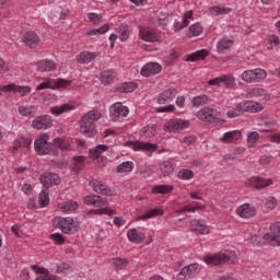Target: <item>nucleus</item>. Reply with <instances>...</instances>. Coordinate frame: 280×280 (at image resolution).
<instances>
[{
  "instance_id": "f257e3e1",
  "label": "nucleus",
  "mask_w": 280,
  "mask_h": 280,
  "mask_svg": "<svg viewBox=\"0 0 280 280\" xmlns=\"http://www.w3.org/2000/svg\"><path fill=\"white\" fill-rule=\"evenodd\" d=\"M102 117V114L97 109H92L88 112L80 120V130L85 137H95L97 135V129L95 127V121Z\"/></svg>"
},
{
  "instance_id": "f03ea898",
  "label": "nucleus",
  "mask_w": 280,
  "mask_h": 280,
  "mask_svg": "<svg viewBox=\"0 0 280 280\" xmlns=\"http://www.w3.org/2000/svg\"><path fill=\"white\" fill-rule=\"evenodd\" d=\"M83 202L84 205H92L93 207L100 208L90 210V213L93 215H115V211H108V208H102L108 205V199L102 198L98 195L86 196L85 198H83Z\"/></svg>"
},
{
  "instance_id": "7ed1b4c3",
  "label": "nucleus",
  "mask_w": 280,
  "mask_h": 280,
  "mask_svg": "<svg viewBox=\"0 0 280 280\" xmlns=\"http://www.w3.org/2000/svg\"><path fill=\"white\" fill-rule=\"evenodd\" d=\"M259 110H264V105L250 101L241 102L236 107L228 112V117L233 119V117H240L244 115V113H259Z\"/></svg>"
},
{
  "instance_id": "20e7f679",
  "label": "nucleus",
  "mask_w": 280,
  "mask_h": 280,
  "mask_svg": "<svg viewBox=\"0 0 280 280\" xmlns=\"http://www.w3.org/2000/svg\"><path fill=\"white\" fill-rule=\"evenodd\" d=\"M52 224L56 229H60L61 233H66V235H71V233H75L77 231L75 223L71 217H56L52 219Z\"/></svg>"
},
{
  "instance_id": "39448f33",
  "label": "nucleus",
  "mask_w": 280,
  "mask_h": 280,
  "mask_svg": "<svg viewBox=\"0 0 280 280\" xmlns=\"http://www.w3.org/2000/svg\"><path fill=\"white\" fill-rule=\"evenodd\" d=\"M35 151L37 154H54V145L49 143V135L43 133L35 140Z\"/></svg>"
},
{
  "instance_id": "423d86ee",
  "label": "nucleus",
  "mask_w": 280,
  "mask_h": 280,
  "mask_svg": "<svg viewBox=\"0 0 280 280\" xmlns=\"http://www.w3.org/2000/svg\"><path fill=\"white\" fill-rule=\"evenodd\" d=\"M266 75H268L266 70L261 68H256L254 70L244 71L241 78L243 82H246L247 84H253L255 82H261V80H266Z\"/></svg>"
},
{
  "instance_id": "0eeeda50",
  "label": "nucleus",
  "mask_w": 280,
  "mask_h": 280,
  "mask_svg": "<svg viewBox=\"0 0 280 280\" xmlns=\"http://www.w3.org/2000/svg\"><path fill=\"white\" fill-rule=\"evenodd\" d=\"M67 86H71V81L65 79H48L37 85L36 91H45V89H67Z\"/></svg>"
},
{
  "instance_id": "6e6552de",
  "label": "nucleus",
  "mask_w": 280,
  "mask_h": 280,
  "mask_svg": "<svg viewBox=\"0 0 280 280\" xmlns=\"http://www.w3.org/2000/svg\"><path fill=\"white\" fill-rule=\"evenodd\" d=\"M130 109L122 103H115L109 107V116L112 121H119L121 117H128Z\"/></svg>"
},
{
  "instance_id": "1a4fd4ad",
  "label": "nucleus",
  "mask_w": 280,
  "mask_h": 280,
  "mask_svg": "<svg viewBox=\"0 0 280 280\" xmlns=\"http://www.w3.org/2000/svg\"><path fill=\"white\" fill-rule=\"evenodd\" d=\"M231 257H235V254H233L232 256H229V254L225 253L208 255L205 257V262L208 266H220V264H226L231 261Z\"/></svg>"
},
{
  "instance_id": "9d476101",
  "label": "nucleus",
  "mask_w": 280,
  "mask_h": 280,
  "mask_svg": "<svg viewBox=\"0 0 280 280\" xmlns=\"http://www.w3.org/2000/svg\"><path fill=\"white\" fill-rule=\"evenodd\" d=\"M90 187L96 192L101 194L102 196H115V189L108 188L106 183L100 179H92L90 180Z\"/></svg>"
},
{
  "instance_id": "9b49d317",
  "label": "nucleus",
  "mask_w": 280,
  "mask_h": 280,
  "mask_svg": "<svg viewBox=\"0 0 280 280\" xmlns=\"http://www.w3.org/2000/svg\"><path fill=\"white\" fill-rule=\"evenodd\" d=\"M270 234L265 235V240L271 246H280V221H277L270 225Z\"/></svg>"
},
{
  "instance_id": "f8f14e48",
  "label": "nucleus",
  "mask_w": 280,
  "mask_h": 280,
  "mask_svg": "<svg viewBox=\"0 0 280 280\" xmlns=\"http://www.w3.org/2000/svg\"><path fill=\"white\" fill-rule=\"evenodd\" d=\"M51 126H54V120H51V116L49 115L37 116L32 121V128H34V130H47V128H51Z\"/></svg>"
},
{
  "instance_id": "ddd939ff",
  "label": "nucleus",
  "mask_w": 280,
  "mask_h": 280,
  "mask_svg": "<svg viewBox=\"0 0 280 280\" xmlns=\"http://www.w3.org/2000/svg\"><path fill=\"white\" fill-rule=\"evenodd\" d=\"M61 182L60 176L56 173H44L40 175V183L46 189L54 187V185H60Z\"/></svg>"
},
{
  "instance_id": "4468645a",
  "label": "nucleus",
  "mask_w": 280,
  "mask_h": 280,
  "mask_svg": "<svg viewBox=\"0 0 280 280\" xmlns=\"http://www.w3.org/2000/svg\"><path fill=\"white\" fill-rule=\"evenodd\" d=\"M197 118L200 121H215L218 119V109L205 107L197 113Z\"/></svg>"
},
{
  "instance_id": "2eb2a0df",
  "label": "nucleus",
  "mask_w": 280,
  "mask_h": 280,
  "mask_svg": "<svg viewBox=\"0 0 280 280\" xmlns=\"http://www.w3.org/2000/svg\"><path fill=\"white\" fill-rule=\"evenodd\" d=\"M140 38L147 43H159L161 42V33L151 28H141Z\"/></svg>"
},
{
  "instance_id": "dca6fc26",
  "label": "nucleus",
  "mask_w": 280,
  "mask_h": 280,
  "mask_svg": "<svg viewBox=\"0 0 280 280\" xmlns=\"http://www.w3.org/2000/svg\"><path fill=\"white\" fill-rule=\"evenodd\" d=\"M236 214H238L240 218L248 220V218H255V215H257V209L250 203H244L236 209Z\"/></svg>"
},
{
  "instance_id": "f3484780",
  "label": "nucleus",
  "mask_w": 280,
  "mask_h": 280,
  "mask_svg": "<svg viewBox=\"0 0 280 280\" xmlns=\"http://www.w3.org/2000/svg\"><path fill=\"white\" fill-rule=\"evenodd\" d=\"M190 230L197 235H209L210 233L209 226H207L203 220L192 219L190 221Z\"/></svg>"
},
{
  "instance_id": "a211bd4d",
  "label": "nucleus",
  "mask_w": 280,
  "mask_h": 280,
  "mask_svg": "<svg viewBox=\"0 0 280 280\" xmlns=\"http://www.w3.org/2000/svg\"><path fill=\"white\" fill-rule=\"evenodd\" d=\"M234 80L233 77L223 75L209 80L208 84L210 86H225L226 89H231Z\"/></svg>"
},
{
  "instance_id": "6ab92c4d",
  "label": "nucleus",
  "mask_w": 280,
  "mask_h": 280,
  "mask_svg": "<svg viewBox=\"0 0 280 280\" xmlns=\"http://www.w3.org/2000/svg\"><path fill=\"white\" fill-rule=\"evenodd\" d=\"M246 185L254 187L255 189H264V187H270L272 179H266L264 177H252L246 182Z\"/></svg>"
},
{
  "instance_id": "aec40b11",
  "label": "nucleus",
  "mask_w": 280,
  "mask_h": 280,
  "mask_svg": "<svg viewBox=\"0 0 280 280\" xmlns=\"http://www.w3.org/2000/svg\"><path fill=\"white\" fill-rule=\"evenodd\" d=\"M163 67H161L158 62H149L144 65L141 69V75L144 78H150V75H156V73H161Z\"/></svg>"
},
{
  "instance_id": "412c9836",
  "label": "nucleus",
  "mask_w": 280,
  "mask_h": 280,
  "mask_svg": "<svg viewBox=\"0 0 280 280\" xmlns=\"http://www.w3.org/2000/svg\"><path fill=\"white\" fill-rule=\"evenodd\" d=\"M176 95H178V90L176 88L165 90L158 96V104H170Z\"/></svg>"
},
{
  "instance_id": "4be33fe9",
  "label": "nucleus",
  "mask_w": 280,
  "mask_h": 280,
  "mask_svg": "<svg viewBox=\"0 0 280 280\" xmlns=\"http://www.w3.org/2000/svg\"><path fill=\"white\" fill-rule=\"evenodd\" d=\"M24 45L30 49H36L40 43V37L35 32H27L23 39Z\"/></svg>"
},
{
  "instance_id": "5701e85b",
  "label": "nucleus",
  "mask_w": 280,
  "mask_h": 280,
  "mask_svg": "<svg viewBox=\"0 0 280 280\" xmlns=\"http://www.w3.org/2000/svg\"><path fill=\"white\" fill-rule=\"evenodd\" d=\"M100 58V52H91V51H81L77 56V62L79 65H89L90 62H93V60Z\"/></svg>"
},
{
  "instance_id": "b1692460",
  "label": "nucleus",
  "mask_w": 280,
  "mask_h": 280,
  "mask_svg": "<svg viewBox=\"0 0 280 280\" xmlns=\"http://www.w3.org/2000/svg\"><path fill=\"white\" fill-rule=\"evenodd\" d=\"M208 56H209V50L201 49L192 54L186 55L184 57V60L185 62H200V60H207Z\"/></svg>"
},
{
  "instance_id": "393cba45",
  "label": "nucleus",
  "mask_w": 280,
  "mask_h": 280,
  "mask_svg": "<svg viewBox=\"0 0 280 280\" xmlns=\"http://www.w3.org/2000/svg\"><path fill=\"white\" fill-rule=\"evenodd\" d=\"M129 145L137 152L139 150H143L144 152H154L156 151V144H152L150 142H141V141H133L129 142Z\"/></svg>"
},
{
  "instance_id": "a878e982",
  "label": "nucleus",
  "mask_w": 280,
  "mask_h": 280,
  "mask_svg": "<svg viewBox=\"0 0 280 280\" xmlns=\"http://www.w3.org/2000/svg\"><path fill=\"white\" fill-rule=\"evenodd\" d=\"M7 90L13 93H20L22 97H27L32 93L30 85H16L14 83L9 84Z\"/></svg>"
},
{
  "instance_id": "bb28decb",
  "label": "nucleus",
  "mask_w": 280,
  "mask_h": 280,
  "mask_svg": "<svg viewBox=\"0 0 280 280\" xmlns=\"http://www.w3.org/2000/svg\"><path fill=\"white\" fill-rule=\"evenodd\" d=\"M127 237L129 242H132V244H141V242L145 241V234L137 231V229L128 230Z\"/></svg>"
},
{
  "instance_id": "cd10ccee",
  "label": "nucleus",
  "mask_w": 280,
  "mask_h": 280,
  "mask_svg": "<svg viewBox=\"0 0 280 280\" xmlns=\"http://www.w3.org/2000/svg\"><path fill=\"white\" fill-rule=\"evenodd\" d=\"M71 110H75V105L73 104H62L61 106H52L50 108V113L56 115V117L63 115V113H71Z\"/></svg>"
},
{
  "instance_id": "c85d7f7f",
  "label": "nucleus",
  "mask_w": 280,
  "mask_h": 280,
  "mask_svg": "<svg viewBox=\"0 0 280 280\" xmlns=\"http://www.w3.org/2000/svg\"><path fill=\"white\" fill-rule=\"evenodd\" d=\"M79 205L73 200H68L58 205L59 211L62 213H73V211H78Z\"/></svg>"
},
{
  "instance_id": "c756f323",
  "label": "nucleus",
  "mask_w": 280,
  "mask_h": 280,
  "mask_svg": "<svg viewBox=\"0 0 280 280\" xmlns=\"http://www.w3.org/2000/svg\"><path fill=\"white\" fill-rule=\"evenodd\" d=\"M198 264L188 265L180 270L179 277H188L189 279H194V277L198 275Z\"/></svg>"
},
{
  "instance_id": "7c9ffc66",
  "label": "nucleus",
  "mask_w": 280,
  "mask_h": 280,
  "mask_svg": "<svg viewBox=\"0 0 280 280\" xmlns=\"http://www.w3.org/2000/svg\"><path fill=\"white\" fill-rule=\"evenodd\" d=\"M242 137V131H228L223 135V137L220 139L222 143H235V141H240V138Z\"/></svg>"
},
{
  "instance_id": "2f4dec72",
  "label": "nucleus",
  "mask_w": 280,
  "mask_h": 280,
  "mask_svg": "<svg viewBox=\"0 0 280 280\" xmlns=\"http://www.w3.org/2000/svg\"><path fill=\"white\" fill-rule=\"evenodd\" d=\"M246 97L248 100H266V90L261 88H253L247 90Z\"/></svg>"
},
{
  "instance_id": "473e14b6",
  "label": "nucleus",
  "mask_w": 280,
  "mask_h": 280,
  "mask_svg": "<svg viewBox=\"0 0 280 280\" xmlns=\"http://www.w3.org/2000/svg\"><path fill=\"white\" fill-rule=\"evenodd\" d=\"M51 145H54L52 148V155L56 156V154H58V148L59 150H71V145H69V143H67L65 141V139L62 138H56L54 139Z\"/></svg>"
},
{
  "instance_id": "72a5a7b5",
  "label": "nucleus",
  "mask_w": 280,
  "mask_h": 280,
  "mask_svg": "<svg viewBox=\"0 0 280 280\" xmlns=\"http://www.w3.org/2000/svg\"><path fill=\"white\" fill-rule=\"evenodd\" d=\"M37 71H56V62L51 59L40 60L37 62Z\"/></svg>"
},
{
  "instance_id": "f704fd0d",
  "label": "nucleus",
  "mask_w": 280,
  "mask_h": 280,
  "mask_svg": "<svg viewBox=\"0 0 280 280\" xmlns=\"http://www.w3.org/2000/svg\"><path fill=\"white\" fill-rule=\"evenodd\" d=\"M189 19H194V11H187L184 14L183 22H176L174 24L175 32H180V30H185L189 25Z\"/></svg>"
},
{
  "instance_id": "c9c22d12",
  "label": "nucleus",
  "mask_w": 280,
  "mask_h": 280,
  "mask_svg": "<svg viewBox=\"0 0 280 280\" xmlns=\"http://www.w3.org/2000/svg\"><path fill=\"white\" fill-rule=\"evenodd\" d=\"M159 167H160L161 176H163L164 178L166 176H171V174H174V163L170 161L161 162Z\"/></svg>"
},
{
  "instance_id": "e433bc0d",
  "label": "nucleus",
  "mask_w": 280,
  "mask_h": 280,
  "mask_svg": "<svg viewBox=\"0 0 280 280\" xmlns=\"http://www.w3.org/2000/svg\"><path fill=\"white\" fill-rule=\"evenodd\" d=\"M167 128L171 132L172 130H183L184 128H189V121L182 119L171 120Z\"/></svg>"
},
{
  "instance_id": "4c0bfd02",
  "label": "nucleus",
  "mask_w": 280,
  "mask_h": 280,
  "mask_svg": "<svg viewBox=\"0 0 280 280\" xmlns=\"http://www.w3.org/2000/svg\"><path fill=\"white\" fill-rule=\"evenodd\" d=\"M136 89V82H124L116 86V93H132Z\"/></svg>"
},
{
  "instance_id": "58836bf2",
  "label": "nucleus",
  "mask_w": 280,
  "mask_h": 280,
  "mask_svg": "<svg viewBox=\"0 0 280 280\" xmlns=\"http://www.w3.org/2000/svg\"><path fill=\"white\" fill-rule=\"evenodd\" d=\"M115 78H117V72H115V70H105L101 74V82L105 85L113 84Z\"/></svg>"
},
{
  "instance_id": "ea45409f",
  "label": "nucleus",
  "mask_w": 280,
  "mask_h": 280,
  "mask_svg": "<svg viewBox=\"0 0 280 280\" xmlns=\"http://www.w3.org/2000/svg\"><path fill=\"white\" fill-rule=\"evenodd\" d=\"M233 47V39L222 38L217 44L218 54H224L226 49H231Z\"/></svg>"
},
{
  "instance_id": "a19ab883",
  "label": "nucleus",
  "mask_w": 280,
  "mask_h": 280,
  "mask_svg": "<svg viewBox=\"0 0 280 280\" xmlns=\"http://www.w3.org/2000/svg\"><path fill=\"white\" fill-rule=\"evenodd\" d=\"M211 102V98H209L208 95H199L195 96L191 101V104L194 108H200V106H205L206 104H209Z\"/></svg>"
},
{
  "instance_id": "79ce46f5",
  "label": "nucleus",
  "mask_w": 280,
  "mask_h": 280,
  "mask_svg": "<svg viewBox=\"0 0 280 280\" xmlns=\"http://www.w3.org/2000/svg\"><path fill=\"white\" fill-rule=\"evenodd\" d=\"M174 191V186L172 185H156L152 188L151 192L152 194H172Z\"/></svg>"
},
{
  "instance_id": "37998d69",
  "label": "nucleus",
  "mask_w": 280,
  "mask_h": 280,
  "mask_svg": "<svg viewBox=\"0 0 280 280\" xmlns=\"http://www.w3.org/2000/svg\"><path fill=\"white\" fill-rule=\"evenodd\" d=\"M104 152H108V145L106 144H98L95 149L90 150L92 159H100Z\"/></svg>"
},
{
  "instance_id": "c03bdc74",
  "label": "nucleus",
  "mask_w": 280,
  "mask_h": 280,
  "mask_svg": "<svg viewBox=\"0 0 280 280\" xmlns=\"http://www.w3.org/2000/svg\"><path fill=\"white\" fill-rule=\"evenodd\" d=\"M201 209H205V207L200 203H196L195 206H191V205H187L185 206L184 208L182 209H178L176 211V213L180 214V213H194L195 211H201Z\"/></svg>"
},
{
  "instance_id": "a18cd8bd",
  "label": "nucleus",
  "mask_w": 280,
  "mask_h": 280,
  "mask_svg": "<svg viewBox=\"0 0 280 280\" xmlns=\"http://www.w3.org/2000/svg\"><path fill=\"white\" fill-rule=\"evenodd\" d=\"M156 215H163V210L159 208L151 209L144 214L138 217V220H150V218H156Z\"/></svg>"
},
{
  "instance_id": "49530a36",
  "label": "nucleus",
  "mask_w": 280,
  "mask_h": 280,
  "mask_svg": "<svg viewBox=\"0 0 280 280\" xmlns=\"http://www.w3.org/2000/svg\"><path fill=\"white\" fill-rule=\"evenodd\" d=\"M18 110L23 117H34L36 115L35 106H20Z\"/></svg>"
},
{
  "instance_id": "de8ad7c7",
  "label": "nucleus",
  "mask_w": 280,
  "mask_h": 280,
  "mask_svg": "<svg viewBox=\"0 0 280 280\" xmlns=\"http://www.w3.org/2000/svg\"><path fill=\"white\" fill-rule=\"evenodd\" d=\"M119 32V40L122 43H126L128 38H130V28L128 27V24H121L118 28Z\"/></svg>"
},
{
  "instance_id": "09e8293b",
  "label": "nucleus",
  "mask_w": 280,
  "mask_h": 280,
  "mask_svg": "<svg viewBox=\"0 0 280 280\" xmlns=\"http://www.w3.org/2000/svg\"><path fill=\"white\" fill-rule=\"evenodd\" d=\"M202 34V25L200 23L192 24L187 33L188 38H194V36H200Z\"/></svg>"
},
{
  "instance_id": "8fccbe9b",
  "label": "nucleus",
  "mask_w": 280,
  "mask_h": 280,
  "mask_svg": "<svg viewBox=\"0 0 280 280\" xmlns=\"http://www.w3.org/2000/svg\"><path fill=\"white\" fill-rule=\"evenodd\" d=\"M142 135L147 139H152V137L156 136V125L151 124L148 125L147 127L142 128Z\"/></svg>"
},
{
  "instance_id": "3c124183",
  "label": "nucleus",
  "mask_w": 280,
  "mask_h": 280,
  "mask_svg": "<svg viewBox=\"0 0 280 280\" xmlns=\"http://www.w3.org/2000/svg\"><path fill=\"white\" fill-rule=\"evenodd\" d=\"M194 176H195L194 171L189 168H182L177 173V178H180V180H191Z\"/></svg>"
},
{
  "instance_id": "603ef678",
  "label": "nucleus",
  "mask_w": 280,
  "mask_h": 280,
  "mask_svg": "<svg viewBox=\"0 0 280 280\" xmlns=\"http://www.w3.org/2000/svg\"><path fill=\"white\" fill-rule=\"evenodd\" d=\"M132 170H135V163H132L130 161L122 162L121 164H119L117 166L118 174H124L126 172H132Z\"/></svg>"
},
{
  "instance_id": "864d4df0",
  "label": "nucleus",
  "mask_w": 280,
  "mask_h": 280,
  "mask_svg": "<svg viewBox=\"0 0 280 280\" xmlns=\"http://www.w3.org/2000/svg\"><path fill=\"white\" fill-rule=\"evenodd\" d=\"M38 202L39 207H47L49 205V190L47 188L39 194Z\"/></svg>"
},
{
  "instance_id": "5fc2aeb1",
  "label": "nucleus",
  "mask_w": 280,
  "mask_h": 280,
  "mask_svg": "<svg viewBox=\"0 0 280 280\" xmlns=\"http://www.w3.org/2000/svg\"><path fill=\"white\" fill-rule=\"evenodd\" d=\"M108 30H110V25L105 24L100 28L88 31L86 36H97V34H106V32H108Z\"/></svg>"
},
{
  "instance_id": "6e6d98bb",
  "label": "nucleus",
  "mask_w": 280,
  "mask_h": 280,
  "mask_svg": "<svg viewBox=\"0 0 280 280\" xmlns=\"http://www.w3.org/2000/svg\"><path fill=\"white\" fill-rule=\"evenodd\" d=\"M259 132L257 131H252L248 137H247V145L248 148H254L255 143L259 141Z\"/></svg>"
},
{
  "instance_id": "4d7b16f0",
  "label": "nucleus",
  "mask_w": 280,
  "mask_h": 280,
  "mask_svg": "<svg viewBox=\"0 0 280 280\" xmlns=\"http://www.w3.org/2000/svg\"><path fill=\"white\" fill-rule=\"evenodd\" d=\"M84 167V156L80 155L77 158H73V171L80 172Z\"/></svg>"
},
{
  "instance_id": "13d9d810",
  "label": "nucleus",
  "mask_w": 280,
  "mask_h": 280,
  "mask_svg": "<svg viewBox=\"0 0 280 280\" xmlns=\"http://www.w3.org/2000/svg\"><path fill=\"white\" fill-rule=\"evenodd\" d=\"M113 265L115 266L116 270H124V268L128 266V260L122 258H114Z\"/></svg>"
},
{
  "instance_id": "bf43d9fd",
  "label": "nucleus",
  "mask_w": 280,
  "mask_h": 280,
  "mask_svg": "<svg viewBox=\"0 0 280 280\" xmlns=\"http://www.w3.org/2000/svg\"><path fill=\"white\" fill-rule=\"evenodd\" d=\"M31 269L34 270L35 275H43V277L49 275V269L38 265H31Z\"/></svg>"
},
{
  "instance_id": "052dcab7",
  "label": "nucleus",
  "mask_w": 280,
  "mask_h": 280,
  "mask_svg": "<svg viewBox=\"0 0 280 280\" xmlns=\"http://www.w3.org/2000/svg\"><path fill=\"white\" fill-rule=\"evenodd\" d=\"M211 12L213 14H229L231 12V8H226V7H213L211 9Z\"/></svg>"
},
{
  "instance_id": "680f3d73",
  "label": "nucleus",
  "mask_w": 280,
  "mask_h": 280,
  "mask_svg": "<svg viewBox=\"0 0 280 280\" xmlns=\"http://www.w3.org/2000/svg\"><path fill=\"white\" fill-rule=\"evenodd\" d=\"M50 240H52V242H55L57 245L65 244V236H62L60 233L50 234Z\"/></svg>"
},
{
  "instance_id": "e2e57ef3",
  "label": "nucleus",
  "mask_w": 280,
  "mask_h": 280,
  "mask_svg": "<svg viewBox=\"0 0 280 280\" xmlns=\"http://www.w3.org/2000/svg\"><path fill=\"white\" fill-rule=\"evenodd\" d=\"M267 209H276L277 208V199L275 197H268L266 200Z\"/></svg>"
},
{
  "instance_id": "0e129e2a",
  "label": "nucleus",
  "mask_w": 280,
  "mask_h": 280,
  "mask_svg": "<svg viewBox=\"0 0 280 280\" xmlns=\"http://www.w3.org/2000/svg\"><path fill=\"white\" fill-rule=\"evenodd\" d=\"M176 107L174 105H166L158 108V113H174Z\"/></svg>"
},
{
  "instance_id": "69168bd1",
  "label": "nucleus",
  "mask_w": 280,
  "mask_h": 280,
  "mask_svg": "<svg viewBox=\"0 0 280 280\" xmlns=\"http://www.w3.org/2000/svg\"><path fill=\"white\" fill-rule=\"evenodd\" d=\"M88 19L92 23H100L102 21V15H100L97 13H89Z\"/></svg>"
},
{
  "instance_id": "338daca9",
  "label": "nucleus",
  "mask_w": 280,
  "mask_h": 280,
  "mask_svg": "<svg viewBox=\"0 0 280 280\" xmlns=\"http://www.w3.org/2000/svg\"><path fill=\"white\" fill-rule=\"evenodd\" d=\"M20 144L22 145V148H30L32 145V139L31 138H20L19 139Z\"/></svg>"
},
{
  "instance_id": "774afa93",
  "label": "nucleus",
  "mask_w": 280,
  "mask_h": 280,
  "mask_svg": "<svg viewBox=\"0 0 280 280\" xmlns=\"http://www.w3.org/2000/svg\"><path fill=\"white\" fill-rule=\"evenodd\" d=\"M140 176L142 178H150V176H152V171L150 168H140Z\"/></svg>"
}]
</instances>
